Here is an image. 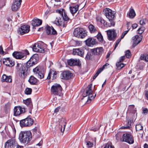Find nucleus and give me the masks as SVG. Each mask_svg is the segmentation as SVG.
Wrapping results in <instances>:
<instances>
[{"label": "nucleus", "instance_id": "1", "mask_svg": "<svg viewBox=\"0 0 148 148\" xmlns=\"http://www.w3.org/2000/svg\"><path fill=\"white\" fill-rule=\"evenodd\" d=\"M56 12L57 14L55 22L57 25L61 27H66L67 21L69 20V18L64 10L63 9H60L57 10Z\"/></svg>", "mask_w": 148, "mask_h": 148}, {"label": "nucleus", "instance_id": "2", "mask_svg": "<svg viewBox=\"0 0 148 148\" xmlns=\"http://www.w3.org/2000/svg\"><path fill=\"white\" fill-rule=\"evenodd\" d=\"M32 134L30 131H21L19 134L18 139L21 143L28 144L31 140Z\"/></svg>", "mask_w": 148, "mask_h": 148}, {"label": "nucleus", "instance_id": "3", "mask_svg": "<svg viewBox=\"0 0 148 148\" xmlns=\"http://www.w3.org/2000/svg\"><path fill=\"white\" fill-rule=\"evenodd\" d=\"M92 84L88 86L86 88V91L84 92L82 95L83 98L82 99L84 100L87 103H90L96 96V94H95L94 96L92 92Z\"/></svg>", "mask_w": 148, "mask_h": 148}, {"label": "nucleus", "instance_id": "4", "mask_svg": "<svg viewBox=\"0 0 148 148\" xmlns=\"http://www.w3.org/2000/svg\"><path fill=\"white\" fill-rule=\"evenodd\" d=\"M62 88L60 85L55 84L51 86V92L53 94L61 96L62 95Z\"/></svg>", "mask_w": 148, "mask_h": 148}, {"label": "nucleus", "instance_id": "5", "mask_svg": "<svg viewBox=\"0 0 148 148\" xmlns=\"http://www.w3.org/2000/svg\"><path fill=\"white\" fill-rule=\"evenodd\" d=\"M44 44L42 42L36 43L33 46V50L36 52L44 53L45 51L44 47Z\"/></svg>", "mask_w": 148, "mask_h": 148}, {"label": "nucleus", "instance_id": "6", "mask_svg": "<svg viewBox=\"0 0 148 148\" xmlns=\"http://www.w3.org/2000/svg\"><path fill=\"white\" fill-rule=\"evenodd\" d=\"M29 54L28 51L27 50H25L23 52H15L13 53L12 55L16 59H24L26 58V55H28Z\"/></svg>", "mask_w": 148, "mask_h": 148}, {"label": "nucleus", "instance_id": "7", "mask_svg": "<svg viewBox=\"0 0 148 148\" xmlns=\"http://www.w3.org/2000/svg\"><path fill=\"white\" fill-rule=\"evenodd\" d=\"M20 125L21 127L30 126L34 123L33 120L29 117L20 121Z\"/></svg>", "mask_w": 148, "mask_h": 148}, {"label": "nucleus", "instance_id": "8", "mask_svg": "<svg viewBox=\"0 0 148 148\" xmlns=\"http://www.w3.org/2000/svg\"><path fill=\"white\" fill-rule=\"evenodd\" d=\"M30 30V26L27 25L21 26L18 29V33L21 35L28 33Z\"/></svg>", "mask_w": 148, "mask_h": 148}, {"label": "nucleus", "instance_id": "9", "mask_svg": "<svg viewBox=\"0 0 148 148\" xmlns=\"http://www.w3.org/2000/svg\"><path fill=\"white\" fill-rule=\"evenodd\" d=\"M40 66H38L33 69V71L35 76L41 79L44 77V75L40 72Z\"/></svg>", "mask_w": 148, "mask_h": 148}, {"label": "nucleus", "instance_id": "10", "mask_svg": "<svg viewBox=\"0 0 148 148\" xmlns=\"http://www.w3.org/2000/svg\"><path fill=\"white\" fill-rule=\"evenodd\" d=\"M14 115L15 116H18L25 112V109L20 106H15L14 109Z\"/></svg>", "mask_w": 148, "mask_h": 148}, {"label": "nucleus", "instance_id": "11", "mask_svg": "<svg viewBox=\"0 0 148 148\" xmlns=\"http://www.w3.org/2000/svg\"><path fill=\"white\" fill-rule=\"evenodd\" d=\"M73 74L69 71H65L62 72L60 75L62 79H68L73 77Z\"/></svg>", "mask_w": 148, "mask_h": 148}, {"label": "nucleus", "instance_id": "12", "mask_svg": "<svg viewBox=\"0 0 148 148\" xmlns=\"http://www.w3.org/2000/svg\"><path fill=\"white\" fill-rule=\"evenodd\" d=\"M123 141L130 144H132L134 142V139L132 136L127 133L123 135Z\"/></svg>", "mask_w": 148, "mask_h": 148}, {"label": "nucleus", "instance_id": "13", "mask_svg": "<svg viewBox=\"0 0 148 148\" xmlns=\"http://www.w3.org/2000/svg\"><path fill=\"white\" fill-rule=\"evenodd\" d=\"M142 37L140 35H136L132 38V42H133L132 46L134 47L141 41Z\"/></svg>", "mask_w": 148, "mask_h": 148}, {"label": "nucleus", "instance_id": "14", "mask_svg": "<svg viewBox=\"0 0 148 148\" xmlns=\"http://www.w3.org/2000/svg\"><path fill=\"white\" fill-rule=\"evenodd\" d=\"M86 45L89 47H92L97 43L96 40L92 38H89L85 41Z\"/></svg>", "mask_w": 148, "mask_h": 148}, {"label": "nucleus", "instance_id": "15", "mask_svg": "<svg viewBox=\"0 0 148 148\" xmlns=\"http://www.w3.org/2000/svg\"><path fill=\"white\" fill-rule=\"evenodd\" d=\"M15 146V141L14 139H10L6 142L5 148H14Z\"/></svg>", "mask_w": 148, "mask_h": 148}, {"label": "nucleus", "instance_id": "16", "mask_svg": "<svg viewBox=\"0 0 148 148\" xmlns=\"http://www.w3.org/2000/svg\"><path fill=\"white\" fill-rule=\"evenodd\" d=\"M103 12L111 24V10L106 8L104 9Z\"/></svg>", "mask_w": 148, "mask_h": 148}, {"label": "nucleus", "instance_id": "17", "mask_svg": "<svg viewBox=\"0 0 148 148\" xmlns=\"http://www.w3.org/2000/svg\"><path fill=\"white\" fill-rule=\"evenodd\" d=\"M3 62L4 64L9 67H12L14 65V62L9 58L3 59Z\"/></svg>", "mask_w": 148, "mask_h": 148}, {"label": "nucleus", "instance_id": "18", "mask_svg": "<svg viewBox=\"0 0 148 148\" xmlns=\"http://www.w3.org/2000/svg\"><path fill=\"white\" fill-rule=\"evenodd\" d=\"M59 127L60 129V130L62 132H63L64 131L66 123L64 119L62 118L59 120Z\"/></svg>", "mask_w": 148, "mask_h": 148}, {"label": "nucleus", "instance_id": "19", "mask_svg": "<svg viewBox=\"0 0 148 148\" xmlns=\"http://www.w3.org/2000/svg\"><path fill=\"white\" fill-rule=\"evenodd\" d=\"M19 71L21 77L24 78L28 73V68L26 66L23 67Z\"/></svg>", "mask_w": 148, "mask_h": 148}, {"label": "nucleus", "instance_id": "20", "mask_svg": "<svg viewBox=\"0 0 148 148\" xmlns=\"http://www.w3.org/2000/svg\"><path fill=\"white\" fill-rule=\"evenodd\" d=\"M46 32L47 34H57V32L52 27L47 26L46 27Z\"/></svg>", "mask_w": 148, "mask_h": 148}, {"label": "nucleus", "instance_id": "21", "mask_svg": "<svg viewBox=\"0 0 148 148\" xmlns=\"http://www.w3.org/2000/svg\"><path fill=\"white\" fill-rule=\"evenodd\" d=\"M91 51L92 53L98 55L102 54L103 52V50L102 47H99L92 49Z\"/></svg>", "mask_w": 148, "mask_h": 148}, {"label": "nucleus", "instance_id": "22", "mask_svg": "<svg viewBox=\"0 0 148 148\" xmlns=\"http://www.w3.org/2000/svg\"><path fill=\"white\" fill-rule=\"evenodd\" d=\"M84 53V51L81 49H73V54L77 55L81 57H83Z\"/></svg>", "mask_w": 148, "mask_h": 148}, {"label": "nucleus", "instance_id": "23", "mask_svg": "<svg viewBox=\"0 0 148 148\" xmlns=\"http://www.w3.org/2000/svg\"><path fill=\"white\" fill-rule=\"evenodd\" d=\"M67 62L68 64L71 66L75 65H78L79 66L80 64L79 61L77 60L71 59L68 60Z\"/></svg>", "mask_w": 148, "mask_h": 148}, {"label": "nucleus", "instance_id": "24", "mask_svg": "<svg viewBox=\"0 0 148 148\" xmlns=\"http://www.w3.org/2000/svg\"><path fill=\"white\" fill-rule=\"evenodd\" d=\"M51 77L53 79H55L57 77V72L53 71H51L48 75L47 79H49L51 78Z\"/></svg>", "mask_w": 148, "mask_h": 148}, {"label": "nucleus", "instance_id": "25", "mask_svg": "<svg viewBox=\"0 0 148 148\" xmlns=\"http://www.w3.org/2000/svg\"><path fill=\"white\" fill-rule=\"evenodd\" d=\"M79 5H73L70 7V12L73 16L74 14L76 13L78 10Z\"/></svg>", "mask_w": 148, "mask_h": 148}, {"label": "nucleus", "instance_id": "26", "mask_svg": "<svg viewBox=\"0 0 148 148\" xmlns=\"http://www.w3.org/2000/svg\"><path fill=\"white\" fill-rule=\"evenodd\" d=\"M1 81L2 82H12V79L11 76H7L5 75L4 74L1 77Z\"/></svg>", "mask_w": 148, "mask_h": 148}, {"label": "nucleus", "instance_id": "27", "mask_svg": "<svg viewBox=\"0 0 148 148\" xmlns=\"http://www.w3.org/2000/svg\"><path fill=\"white\" fill-rule=\"evenodd\" d=\"M42 23V21L39 19L36 18L32 21V24L34 27L38 26Z\"/></svg>", "mask_w": 148, "mask_h": 148}, {"label": "nucleus", "instance_id": "28", "mask_svg": "<svg viewBox=\"0 0 148 148\" xmlns=\"http://www.w3.org/2000/svg\"><path fill=\"white\" fill-rule=\"evenodd\" d=\"M23 101L24 104L29 106V109L32 108L33 105L31 98H28L25 100H24Z\"/></svg>", "mask_w": 148, "mask_h": 148}, {"label": "nucleus", "instance_id": "29", "mask_svg": "<svg viewBox=\"0 0 148 148\" xmlns=\"http://www.w3.org/2000/svg\"><path fill=\"white\" fill-rule=\"evenodd\" d=\"M21 4L17 3L14 2L12 4L11 9L13 11H16L17 10L20 8Z\"/></svg>", "mask_w": 148, "mask_h": 148}, {"label": "nucleus", "instance_id": "30", "mask_svg": "<svg viewBox=\"0 0 148 148\" xmlns=\"http://www.w3.org/2000/svg\"><path fill=\"white\" fill-rule=\"evenodd\" d=\"M38 59L39 57L37 54L33 55L30 59L36 64L38 63Z\"/></svg>", "mask_w": 148, "mask_h": 148}, {"label": "nucleus", "instance_id": "31", "mask_svg": "<svg viewBox=\"0 0 148 148\" xmlns=\"http://www.w3.org/2000/svg\"><path fill=\"white\" fill-rule=\"evenodd\" d=\"M81 31L82 28L78 27L75 29L73 32L74 35L75 36L79 38V34Z\"/></svg>", "mask_w": 148, "mask_h": 148}, {"label": "nucleus", "instance_id": "32", "mask_svg": "<svg viewBox=\"0 0 148 148\" xmlns=\"http://www.w3.org/2000/svg\"><path fill=\"white\" fill-rule=\"evenodd\" d=\"M127 15L128 17L131 18H133L135 16L136 14L133 9L132 8L130 9L129 12Z\"/></svg>", "mask_w": 148, "mask_h": 148}, {"label": "nucleus", "instance_id": "33", "mask_svg": "<svg viewBox=\"0 0 148 148\" xmlns=\"http://www.w3.org/2000/svg\"><path fill=\"white\" fill-rule=\"evenodd\" d=\"M129 31V30L127 31H124L123 33L122 34V36H121V38L120 39L118 40L117 41L114 47V49H115L117 47L119 42H120V41L122 39H123L124 37V36L127 33L128 31Z\"/></svg>", "mask_w": 148, "mask_h": 148}, {"label": "nucleus", "instance_id": "34", "mask_svg": "<svg viewBox=\"0 0 148 148\" xmlns=\"http://www.w3.org/2000/svg\"><path fill=\"white\" fill-rule=\"evenodd\" d=\"M29 81L30 84H35L37 82V79L33 76H31L29 80Z\"/></svg>", "mask_w": 148, "mask_h": 148}, {"label": "nucleus", "instance_id": "35", "mask_svg": "<svg viewBox=\"0 0 148 148\" xmlns=\"http://www.w3.org/2000/svg\"><path fill=\"white\" fill-rule=\"evenodd\" d=\"M134 108V105H131L129 106L128 109L130 110H133V112L134 114V116L135 117L137 116V113H136V108Z\"/></svg>", "mask_w": 148, "mask_h": 148}, {"label": "nucleus", "instance_id": "36", "mask_svg": "<svg viewBox=\"0 0 148 148\" xmlns=\"http://www.w3.org/2000/svg\"><path fill=\"white\" fill-rule=\"evenodd\" d=\"M88 28L91 33H94L97 31L96 28L92 24L89 26Z\"/></svg>", "mask_w": 148, "mask_h": 148}, {"label": "nucleus", "instance_id": "37", "mask_svg": "<svg viewBox=\"0 0 148 148\" xmlns=\"http://www.w3.org/2000/svg\"><path fill=\"white\" fill-rule=\"evenodd\" d=\"M36 64L31 60H29L26 63V66L28 68L32 67L35 65Z\"/></svg>", "mask_w": 148, "mask_h": 148}, {"label": "nucleus", "instance_id": "38", "mask_svg": "<svg viewBox=\"0 0 148 148\" xmlns=\"http://www.w3.org/2000/svg\"><path fill=\"white\" fill-rule=\"evenodd\" d=\"M140 59L141 60L146 62L148 61V54H142L140 56Z\"/></svg>", "mask_w": 148, "mask_h": 148}, {"label": "nucleus", "instance_id": "39", "mask_svg": "<svg viewBox=\"0 0 148 148\" xmlns=\"http://www.w3.org/2000/svg\"><path fill=\"white\" fill-rule=\"evenodd\" d=\"M97 38L98 40L99 41L101 42H102L103 41V38L102 34H101L100 32H98L97 35Z\"/></svg>", "mask_w": 148, "mask_h": 148}, {"label": "nucleus", "instance_id": "40", "mask_svg": "<svg viewBox=\"0 0 148 148\" xmlns=\"http://www.w3.org/2000/svg\"><path fill=\"white\" fill-rule=\"evenodd\" d=\"M86 35V34L83 30V29L82 28V31L81 32H80V33L79 34V38H83L85 37Z\"/></svg>", "mask_w": 148, "mask_h": 148}, {"label": "nucleus", "instance_id": "41", "mask_svg": "<svg viewBox=\"0 0 148 148\" xmlns=\"http://www.w3.org/2000/svg\"><path fill=\"white\" fill-rule=\"evenodd\" d=\"M10 106V104L9 103H8L5 104L4 107V110L5 113H7L9 111Z\"/></svg>", "mask_w": 148, "mask_h": 148}, {"label": "nucleus", "instance_id": "42", "mask_svg": "<svg viewBox=\"0 0 148 148\" xmlns=\"http://www.w3.org/2000/svg\"><path fill=\"white\" fill-rule=\"evenodd\" d=\"M121 62H118L116 64V66H117V69H120L123 67L125 65L123 63H121Z\"/></svg>", "mask_w": 148, "mask_h": 148}, {"label": "nucleus", "instance_id": "43", "mask_svg": "<svg viewBox=\"0 0 148 148\" xmlns=\"http://www.w3.org/2000/svg\"><path fill=\"white\" fill-rule=\"evenodd\" d=\"M136 129L137 131H142L143 127L140 124H137L136 126Z\"/></svg>", "mask_w": 148, "mask_h": 148}, {"label": "nucleus", "instance_id": "44", "mask_svg": "<svg viewBox=\"0 0 148 148\" xmlns=\"http://www.w3.org/2000/svg\"><path fill=\"white\" fill-rule=\"evenodd\" d=\"M32 89L29 88H27L25 90V93L27 95H30L31 93Z\"/></svg>", "mask_w": 148, "mask_h": 148}, {"label": "nucleus", "instance_id": "45", "mask_svg": "<svg viewBox=\"0 0 148 148\" xmlns=\"http://www.w3.org/2000/svg\"><path fill=\"white\" fill-rule=\"evenodd\" d=\"M110 67V64L108 63H106L102 67L99 68V69H101L102 71L103 70L105 69H107Z\"/></svg>", "mask_w": 148, "mask_h": 148}, {"label": "nucleus", "instance_id": "46", "mask_svg": "<svg viewBox=\"0 0 148 148\" xmlns=\"http://www.w3.org/2000/svg\"><path fill=\"white\" fill-rule=\"evenodd\" d=\"M23 67L25 66H23L21 64L17 63L16 66V69L18 70V71H19L22 69Z\"/></svg>", "mask_w": 148, "mask_h": 148}, {"label": "nucleus", "instance_id": "47", "mask_svg": "<svg viewBox=\"0 0 148 148\" xmlns=\"http://www.w3.org/2000/svg\"><path fill=\"white\" fill-rule=\"evenodd\" d=\"M116 15V12L115 11L112 10V20H115Z\"/></svg>", "mask_w": 148, "mask_h": 148}, {"label": "nucleus", "instance_id": "48", "mask_svg": "<svg viewBox=\"0 0 148 148\" xmlns=\"http://www.w3.org/2000/svg\"><path fill=\"white\" fill-rule=\"evenodd\" d=\"M98 22H100L101 23L103 24V25H104L105 24V21L104 20L102 19L101 17H98L97 18H96Z\"/></svg>", "mask_w": 148, "mask_h": 148}, {"label": "nucleus", "instance_id": "49", "mask_svg": "<svg viewBox=\"0 0 148 148\" xmlns=\"http://www.w3.org/2000/svg\"><path fill=\"white\" fill-rule=\"evenodd\" d=\"M108 39L111 40V30L109 29L106 31Z\"/></svg>", "mask_w": 148, "mask_h": 148}, {"label": "nucleus", "instance_id": "50", "mask_svg": "<svg viewBox=\"0 0 148 148\" xmlns=\"http://www.w3.org/2000/svg\"><path fill=\"white\" fill-rule=\"evenodd\" d=\"M101 69H98L96 73L93 77V79H95L98 76L99 74L101 72Z\"/></svg>", "mask_w": 148, "mask_h": 148}, {"label": "nucleus", "instance_id": "51", "mask_svg": "<svg viewBox=\"0 0 148 148\" xmlns=\"http://www.w3.org/2000/svg\"><path fill=\"white\" fill-rule=\"evenodd\" d=\"M144 30V27H141L138 30V32L139 34H142Z\"/></svg>", "mask_w": 148, "mask_h": 148}, {"label": "nucleus", "instance_id": "52", "mask_svg": "<svg viewBox=\"0 0 148 148\" xmlns=\"http://www.w3.org/2000/svg\"><path fill=\"white\" fill-rule=\"evenodd\" d=\"M147 21L146 19H142L140 21V23L141 25H144L147 22Z\"/></svg>", "mask_w": 148, "mask_h": 148}, {"label": "nucleus", "instance_id": "53", "mask_svg": "<svg viewBox=\"0 0 148 148\" xmlns=\"http://www.w3.org/2000/svg\"><path fill=\"white\" fill-rule=\"evenodd\" d=\"M130 51L129 50H127L126 51L125 55L127 58H129L131 56Z\"/></svg>", "mask_w": 148, "mask_h": 148}, {"label": "nucleus", "instance_id": "54", "mask_svg": "<svg viewBox=\"0 0 148 148\" xmlns=\"http://www.w3.org/2000/svg\"><path fill=\"white\" fill-rule=\"evenodd\" d=\"M86 145L88 147H92L93 144V143H91L90 141H87L86 142Z\"/></svg>", "mask_w": 148, "mask_h": 148}, {"label": "nucleus", "instance_id": "55", "mask_svg": "<svg viewBox=\"0 0 148 148\" xmlns=\"http://www.w3.org/2000/svg\"><path fill=\"white\" fill-rule=\"evenodd\" d=\"M91 55L90 52H88L85 57L86 59L87 60H89L91 58Z\"/></svg>", "mask_w": 148, "mask_h": 148}, {"label": "nucleus", "instance_id": "56", "mask_svg": "<svg viewBox=\"0 0 148 148\" xmlns=\"http://www.w3.org/2000/svg\"><path fill=\"white\" fill-rule=\"evenodd\" d=\"M51 13V12L49 10H47L45 13V15L46 16H47Z\"/></svg>", "mask_w": 148, "mask_h": 148}, {"label": "nucleus", "instance_id": "57", "mask_svg": "<svg viewBox=\"0 0 148 148\" xmlns=\"http://www.w3.org/2000/svg\"><path fill=\"white\" fill-rule=\"evenodd\" d=\"M113 34V37L114 38L116 37V32L115 30L113 29L112 30V34Z\"/></svg>", "mask_w": 148, "mask_h": 148}, {"label": "nucleus", "instance_id": "58", "mask_svg": "<svg viewBox=\"0 0 148 148\" xmlns=\"http://www.w3.org/2000/svg\"><path fill=\"white\" fill-rule=\"evenodd\" d=\"M0 54L3 55L4 54V52L3 51V48L2 46H0Z\"/></svg>", "mask_w": 148, "mask_h": 148}, {"label": "nucleus", "instance_id": "59", "mask_svg": "<svg viewBox=\"0 0 148 148\" xmlns=\"http://www.w3.org/2000/svg\"><path fill=\"white\" fill-rule=\"evenodd\" d=\"M104 148H111V145L110 143H108L104 147Z\"/></svg>", "mask_w": 148, "mask_h": 148}, {"label": "nucleus", "instance_id": "60", "mask_svg": "<svg viewBox=\"0 0 148 148\" xmlns=\"http://www.w3.org/2000/svg\"><path fill=\"white\" fill-rule=\"evenodd\" d=\"M125 59V57L124 56H122L121 57L119 61V62H123Z\"/></svg>", "mask_w": 148, "mask_h": 148}, {"label": "nucleus", "instance_id": "61", "mask_svg": "<svg viewBox=\"0 0 148 148\" xmlns=\"http://www.w3.org/2000/svg\"><path fill=\"white\" fill-rule=\"evenodd\" d=\"M82 42L80 41H76L75 45L76 46H80L81 45Z\"/></svg>", "mask_w": 148, "mask_h": 148}, {"label": "nucleus", "instance_id": "62", "mask_svg": "<svg viewBox=\"0 0 148 148\" xmlns=\"http://www.w3.org/2000/svg\"><path fill=\"white\" fill-rule=\"evenodd\" d=\"M137 24L135 23L132 25V27L133 29H134L136 28L137 27Z\"/></svg>", "mask_w": 148, "mask_h": 148}, {"label": "nucleus", "instance_id": "63", "mask_svg": "<svg viewBox=\"0 0 148 148\" xmlns=\"http://www.w3.org/2000/svg\"><path fill=\"white\" fill-rule=\"evenodd\" d=\"M148 110L147 108H144L143 110V113L145 114L147 112Z\"/></svg>", "mask_w": 148, "mask_h": 148}, {"label": "nucleus", "instance_id": "64", "mask_svg": "<svg viewBox=\"0 0 148 148\" xmlns=\"http://www.w3.org/2000/svg\"><path fill=\"white\" fill-rule=\"evenodd\" d=\"M60 109V108L59 107H57L54 110V112L55 113H56L58 112L59 109Z\"/></svg>", "mask_w": 148, "mask_h": 148}]
</instances>
